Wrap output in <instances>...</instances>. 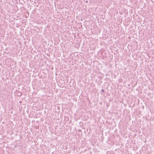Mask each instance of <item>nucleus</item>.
I'll list each match as a JSON object with an SVG mask.
<instances>
[{
  "instance_id": "1",
  "label": "nucleus",
  "mask_w": 154,
  "mask_h": 154,
  "mask_svg": "<svg viewBox=\"0 0 154 154\" xmlns=\"http://www.w3.org/2000/svg\"><path fill=\"white\" fill-rule=\"evenodd\" d=\"M101 91L102 92H104V90L103 89H102L101 90Z\"/></svg>"
}]
</instances>
